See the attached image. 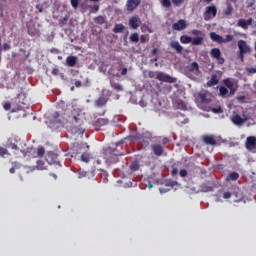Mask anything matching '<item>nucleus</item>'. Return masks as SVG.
I'll list each match as a JSON object with an SVG mask.
<instances>
[{
  "label": "nucleus",
  "instance_id": "f257e3e1",
  "mask_svg": "<svg viewBox=\"0 0 256 256\" xmlns=\"http://www.w3.org/2000/svg\"><path fill=\"white\" fill-rule=\"evenodd\" d=\"M66 121H69L72 125H79L71 128V133H73V135H83L85 133V128L81 126L83 124V120H81V110L73 109Z\"/></svg>",
  "mask_w": 256,
  "mask_h": 256
},
{
  "label": "nucleus",
  "instance_id": "f03ea898",
  "mask_svg": "<svg viewBox=\"0 0 256 256\" xmlns=\"http://www.w3.org/2000/svg\"><path fill=\"white\" fill-rule=\"evenodd\" d=\"M223 84L226 89H229V95H235V93H237V89H239V84L233 78L224 79Z\"/></svg>",
  "mask_w": 256,
  "mask_h": 256
},
{
  "label": "nucleus",
  "instance_id": "7ed1b4c3",
  "mask_svg": "<svg viewBox=\"0 0 256 256\" xmlns=\"http://www.w3.org/2000/svg\"><path fill=\"white\" fill-rule=\"evenodd\" d=\"M214 17H217V6H207L206 11L204 12V21H211Z\"/></svg>",
  "mask_w": 256,
  "mask_h": 256
},
{
  "label": "nucleus",
  "instance_id": "20e7f679",
  "mask_svg": "<svg viewBox=\"0 0 256 256\" xmlns=\"http://www.w3.org/2000/svg\"><path fill=\"white\" fill-rule=\"evenodd\" d=\"M46 161L48 165H54V167H61V162L59 161V156L53 152H49L46 155Z\"/></svg>",
  "mask_w": 256,
  "mask_h": 256
},
{
  "label": "nucleus",
  "instance_id": "39448f33",
  "mask_svg": "<svg viewBox=\"0 0 256 256\" xmlns=\"http://www.w3.org/2000/svg\"><path fill=\"white\" fill-rule=\"evenodd\" d=\"M210 55L213 59H216L218 65H223V63H225V58L221 56V50L219 48L211 49Z\"/></svg>",
  "mask_w": 256,
  "mask_h": 256
},
{
  "label": "nucleus",
  "instance_id": "423d86ee",
  "mask_svg": "<svg viewBox=\"0 0 256 256\" xmlns=\"http://www.w3.org/2000/svg\"><path fill=\"white\" fill-rule=\"evenodd\" d=\"M139 5H141V0H127L126 9L129 13H133Z\"/></svg>",
  "mask_w": 256,
  "mask_h": 256
},
{
  "label": "nucleus",
  "instance_id": "0eeeda50",
  "mask_svg": "<svg viewBox=\"0 0 256 256\" xmlns=\"http://www.w3.org/2000/svg\"><path fill=\"white\" fill-rule=\"evenodd\" d=\"M158 81H162L163 83H175V78L169 76V74H165L163 72H159L156 76Z\"/></svg>",
  "mask_w": 256,
  "mask_h": 256
},
{
  "label": "nucleus",
  "instance_id": "6e6552de",
  "mask_svg": "<svg viewBox=\"0 0 256 256\" xmlns=\"http://www.w3.org/2000/svg\"><path fill=\"white\" fill-rule=\"evenodd\" d=\"M187 27V20L180 19L176 23L172 24L173 31H185V28Z\"/></svg>",
  "mask_w": 256,
  "mask_h": 256
},
{
  "label": "nucleus",
  "instance_id": "1a4fd4ad",
  "mask_svg": "<svg viewBox=\"0 0 256 256\" xmlns=\"http://www.w3.org/2000/svg\"><path fill=\"white\" fill-rule=\"evenodd\" d=\"M249 25H253V18H249L247 20L240 18L237 22V27H241V29L244 30L249 29Z\"/></svg>",
  "mask_w": 256,
  "mask_h": 256
},
{
  "label": "nucleus",
  "instance_id": "9d476101",
  "mask_svg": "<svg viewBox=\"0 0 256 256\" xmlns=\"http://www.w3.org/2000/svg\"><path fill=\"white\" fill-rule=\"evenodd\" d=\"M129 26L132 29H139V27L141 26V18H139V16H132L129 19Z\"/></svg>",
  "mask_w": 256,
  "mask_h": 256
},
{
  "label": "nucleus",
  "instance_id": "9b49d317",
  "mask_svg": "<svg viewBox=\"0 0 256 256\" xmlns=\"http://www.w3.org/2000/svg\"><path fill=\"white\" fill-rule=\"evenodd\" d=\"M151 149L156 157H161L165 153V149L161 144H152Z\"/></svg>",
  "mask_w": 256,
  "mask_h": 256
},
{
  "label": "nucleus",
  "instance_id": "f8f14e48",
  "mask_svg": "<svg viewBox=\"0 0 256 256\" xmlns=\"http://www.w3.org/2000/svg\"><path fill=\"white\" fill-rule=\"evenodd\" d=\"M246 149L248 151H253V149H256V137L255 136H249L246 139Z\"/></svg>",
  "mask_w": 256,
  "mask_h": 256
},
{
  "label": "nucleus",
  "instance_id": "ddd939ff",
  "mask_svg": "<svg viewBox=\"0 0 256 256\" xmlns=\"http://www.w3.org/2000/svg\"><path fill=\"white\" fill-rule=\"evenodd\" d=\"M202 141L205 143V145H217V140H215V137L213 135H204L202 136Z\"/></svg>",
  "mask_w": 256,
  "mask_h": 256
},
{
  "label": "nucleus",
  "instance_id": "4468645a",
  "mask_svg": "<svg viewBox=\"0 0 256 256\" xmlns=\"http://www.w3.org/2000/svg\"><path fill=\"white\" fill-rule=\"evenodd\" d=\"M238 47L242 53H251V48L249 47V45H247V42H245L244 40L238 41Z\"/></svg>",
  "mask_w": 256,
  "mask_h": 256
},
{
  "label": "nucleus",
  "instance_id": "2eb2a0df",
  "mask_svg": "<svg viewBox=\"0 0 256 256\" xmlns=\"http://www.w3.org/2000/svg\"><path fill=\"white\" fill-rule=\"evenodd\" d=\"M6 147H8V149H12L13 151L19 150V146H17V139L9 138Z\"/></svg>",
  "mask_w": 256,
  "mask_h": 256
},
{
  "label": "nucleus",
  "instance_id": "dca6fc26",
  "mask_svg": "<svg viewBox=\"0 0 256 256\" xmlns=\"http://www.w3.org/2000/svg\"><path fill=\"white\" fill-rule=\"evenodd\" d=\"M231 121L234 125L241 126L247 119H243L239 114H236L231 118Z\"/></svg>",
  "mask_w": 256,
  "mask_h": 256
},
{
  "label": "nucleus",
  "instance_id": "f3484780",
  "mask_svg": "<svg viewBox=\"0 0 256 256\" xmlns=\"http://www.w3.org/2000/svg\"><path fill=\"white\" fill-rule=\"evenodd\" d=\"M109 124V119L107 118H98L94 121L95 127H105V125Z\"/></svg>",
  "mask_w": 256,
  "mask_h": 256
},
{
  "label": "nucleus",
  "instance_id": "a211bd4d",
  "mask_svg": "<svg viewBox=\"0 0 256 256\" xmlns=\"http://www.w3.org/2000/svg\"><path fill=\"white\" fill-rule=\"evenodd\" d=\"M170 47L171 49H174L178 53H183V46H181V44H179L178 41H171Z\"/></svg>",
  "mask_w": 256,
  "mask_h": 256
},
{
  "label": "nucleus",
  "instance_id": "6ab92c4d",
  "mask_svg": "<svg viewBox=\"0 0 256 256\" xmlns=\"http://www.w3.org/2000/svg\"><path fill=\"white\" fill-rule=\"evenodd\" d=\"M188 70L190 71V73H194L195 75H197L199 73V63L197 62H192L189 66H188Z\"/></svg>",
  "mask_w": 256,
  "mask_h": 256
},
{
  "label": "nucleus",
  "instance_id": "aec40b11",
  "mask_svg": "<svg viewBox=\"0 0 256 256\" xmlns=\"http://www.w3.org/2000/svg\"><path fill=\"white\" fill-rule=\"evenodd\" d=\"M176 117H177V123L179 125H185V124L189 123V119L185 118V115H183L181 113H177Z\"/></svg>",
  "mask_w": 256,
  "mask_h": 256
},
{
  "label": "nucleus",
  "instance_id": "412c9836",
  "mask_svg": "<svg viewBox=\"0 0 256 256\" xmlns=\"http://www.w3.org/2000/svg\"><path fill=\"white\" fill-rule=\"evenodd\" d=\"M66 63L68 67H75L77 65V58L76 56H68L66 58Z\"/></svg>",
  "mask_w": 256,
  "mask_h": 256
},
{
  "label": "nucleus",
  "instance_id": "4be33fe9",
  "mask_svg": "<svg viewBox=\"0 0 256 256\" xmlns=\"http://www.w3.org/2000/svg\"><path fill=\"white\" fill-rule=\"evenodd\" d=\"M210 38L216 43H223V37L215 32L210 33Z\"/></svg>",
  "mask_w": 256,
  "mask_h": 256
},
{
  "label": "nucleus",
  "instance_id": "5701e85b",
  "mask_svg": "<svg viewBox=\"0 0 256 256\" xmlns=\"http://www.w3.org/2000/svg\"><path fill=\"white\" fill-rule=\"evenodd\" d=\"M219 78L217 75H212L211 79L207 82L208 87H215V85H218Z\"/></svg>",
  "mask_w": 256,
  "mask_h": 256
},
{
  "label": "nucleus",
  "instance_id": "b1692460",
  "mask_svg": "<svg viewBox=\"0 0 256 256\" xmlns=\"http://www.w3.org/2000/svg\"><path fill=\"white\" fill-rule=\"evenodd\" d=\"M96 107H104L107 105V99L105 97H100L95 101Z\"/></svg>",
  "mask_w": 256,
  "mask_h": 256
},
{
  "label": "nucleus",
  "instance_id": "393cba45",
  "mask_svg": "<svg viewBox=\"0 0 256 256\" xmlns=\"http://www.w3.org/2000/svg\"><path fill=\"white\" fill-rule=\"evenodd\" d=\"M237 179H239V173L237 172H231L226 177V181H237Z\"/></svg>",
  "mask_w": 256,
  "mask_h": 256
},
{
  "label": "nucleus",
  "instance_id": "a878e982",
  "mask_svg": "<svg viewBox=\"0 0 256 256\" xmlns=\"http://www.w3.org/2000/svg\"><path fill=\"white\" fill-rule=\"evenodd\" d=\"M191 44L195 45V46L203 45V37L202 36H197L195 38H192Z\"/></svg>",
  "mask_w": 256,
  "mask_h": 256
},
{
  "label": "nucleus",
  "instance_id": "bb28decb",
  "mask_svg": "<svg viewBox=\"0 0 256 256\" xmlns=\"http://www.w3.org/2000/svg\"><path fill=\"white\" fill-rule=\"evenodd\" d=\"M232 14H233V5H231V3H228L227 8L223 12V15H226V17H229Z\"/></svg>",
  "mask_w": 256,
  "mask_h": 256
},
{
  "label": "nucleus",
  "instance_id": "cd10ccee",
  "mask_svg": "<svg viewBox=\"0 0 256 256\" xmlns=\"http://www.w3.org/2000/svg\"><path fill=\"white\" fill-rule=\"evenodd\" d=\"M191 41H192L191 36L182 35L180 37V43H183V45H187V44L191 43Z\"/></svg>",
  "mask_w": 256,
  "mask_h": 256
},
{
  "label": "nucleus",
  "instance_id": "c85d7f7f",
  "mask_svg": "<svg viewBox=\"0 0 256 256\" xmlns=\"http://www.w3.org/2000/svg\"><path fill=\"white\" fill-rule=\"evenodd\" d=\"M219 95L220 97H227V95H229V90L226 88V86H220Z\"/></svg>",
  "mask_w": 256,
  "mask_h": 256
},
{
  "label": "nucleus",
  "instance_id": "c756f323",
  "mask_svg": "<svg viewBox=\"0 0 256 256\" xmlns=\"http://www.w3.org/2000/svg\"><path fill=\"white\" fill-rule=\"evenodd\" d=\"M198 99L201 103H210L211 102V100L207 99V94H205V93L198 94Z\"/></svg>",
  "mask_w": 256,
  "mask_h": 256
},
{
  "label": "nucleus",
  "instance_id": "7c9ffc66",
  "mask_svg": "<svg viewBox=\"0 0 256 256\" xmlns=\"http://www.w3.org/2000/svg\"><path fill=\"white\" fill-rule=\"evenodd\" d=\"M36 168H37L39 171H43V170L47 169V165H45V161H43V160H38V161H37Z\"/></svg>",
  "mask_w": 256,
  "mask_h": 256
},
{
  "label": "nucleus",
  "instance_id": "2f4dec72",
  "mask_svg": "<svg viewBox=\"0 0 256 256\" xmlns=\"http://www.w3.org/2000/svg\"><path fill=\"white\" fill-rule=\"evenodd\" d=\"M110 85L115 91H123V86L121 84L113 82V80L110 81Z\"/></svg>",
  "mask_w": 256,
  "mask_h": 256
},
{
  "label": "nucleus",
  "instance_id": "473e14b6",
  "mask_svg": "<svg viewBox=\"0 0 256 256\" xmlns=\"http://www.w3.org/2000/svg\"><path fill=\"white\" fill-rule=\"evenodd\" d=\"M125 30V26L123 24H116L114 26V33H123V31Z\"/></svg>",
  "mask_w": 256,
  "mask_h": 256
},
{
  "label": "nucleus",
  "instance_id": "72a5a7b5",
  "mask_svg": "<svg viewBox=\"0 0 256 256\" xmlns=\"http://www.w3.org/2000/svg\"><path fill=\"white\" fill-rule=\"evenodd\" d=\"M130 41H131V43H139V34L138 33H132L130 35Z\"/></svg>",
  "mask_w": 256,
  "mask_h": 256
},
{
  "label": "nucleus",
  "instance_id": "f704fd0d",
  "mask_svg": "<svg viewBox=\"0 0 256 256\" xmlns=\"http://www.w3.org/2000/svg\"><path fill=\"white\" fill-rule=\"evenodd\" d=\"M81 161H83V163H89V161H91V155L87 153L82 154Z\"/></svg>",
  "mask_w": 256,
  "mask_h": 256
},
{
  "label": "nucleus",
  "instance_id": "c9c22d12",
  "mask_svg": "<svg viewBox=\"0 0 256 256\" xmlns=\"http://www.w3.org/2000/svg\"><path fill=\"white\" fill-rule=\"evenodd\" d=\"M94 22L98 25H103L105 23V18L103 16H97L94 18Z\"/></svg>",
  "mask_w": 256,
  "mask_h": 256
},
{
  "label": "nucleus",
  "instance_id": "e433bc0d",
  "mask_svg": "<svg viewBox=\"0 0 256 256\" xmlns=\"http://www.w3.org/2000/svg\"><path fill=\"white\" fill-rule=\"evenodd\" d=\"M141 31H142V33H153V30H151L150 28H149V25H147V24H143L142 26H141Z\"/></svg>",
  "mask_w": 256,
  "mask_h": 256
},
{
  "label": "nucleus",
  "instance_id": "4c0bfd02",
  "mask_svg": "<svg viewBox=\"0 0 256 256\" xmlns=\"http://www.w3.org/2000/svg\"><path fill=\"white\" fill-rule=\"evenodd\" d=\"M160 3L162 5V7H166L167 9H169V7H171V0H160Z\"/></svg>",
  "mask_w": 256,
  "mask_h": 256
},
{
  "label": "nucleus",
  "instance_id": "58836bf2",
  "mask_svg": "<svg viewBox=\"0 0 256 256\" xmlns=\"http://www.w3.org/2000/svg\"><path fill=\"white\" fill-rule=\"evenodd\" d=\"M68 21H69V17H67V16L62 18V19H60L59 20L60 27H65V25H67Z\"/></svg>",
  "mask_w": 256,
  "mask_h": 256
},
{
  "label": "nucleus",
  "instance_id": "ea45409f",
  "mask_svg": "<svg viewBox=\"0 0 256 256\" xmlns=\"http://www.w3.org/2000/svg\"><path fill=\"white\" fill-rule=\"evenodd\" d=\"M37 155H38V157H43L45 155V148L42 146L38 147Z\"/></svg>",
  "mask_w": 256,
  "mask_h": 256
},
{
  "label": "nucleus",
  "instance_id": "a19ab883",
  "mask_svg": "<svg viewBox=\"0 0 256 256\" xmlns=\"http://www.w3.org/2000/svg\"><path fill=\"white\" fill-rule=\"evenodd\" d=\"M130 169H131V171H139V163L138 162H133L130 165Z\"/></svg>",
  "mask_w": 256,
  "mask_h": 256
},
{
  "label": "nucleus",
  "instance_id": "79ce46f5",
  "mask_svg": "<svg viewBox=\"0 0 256 256\" xmlns=\"http://www.w3.org/2000/svg\"><path fill=\"white\" fill-rule=\"evenodd\" d=\"M140 43H149V35H141Z\"/></svg>",
  "mask_w": 256,
  "mask_h": 256
},
{
  "label": "nucleus",
  "instance_id": "37998d69",
  "mask_svg": "<svg viewBox=\"0 0 256 256\" xmlns=\"http://www.w3.org/2000/svg\"><path fill=\"white\" fill-rule=\"evenodd\" d=\"M172 3L175 5V7H181V5L185 3V0H172Z\"/></svg>",
  "mask_w": 256,
  "mask_h": 256
},
{
  "label": "nucleus",
  "instance_id": "c03bdc74",
  "mask_svg": "<svg viewBox=\"0 0 256 256\" xmlns=\"http://www.w3.org/2000/svg\"><path fill=\"white\" fill-rule=\"evenodd\" d=\"M210 111H212V113H223V108H221V106L217 107V108H210Z\"/></svg>",
  "mask_w": 256,
  "mask_h": 256
},
{
  "label": "nucleus",
  "instance_id": "a18cd8bd",
  "mask_svg": "<svg viewBox=\"0 0 256 256\" xmlns=\"http://www.w3.org/2000/svg\"><path fill=\"white\" fill-rule=\"evenodd\" d=\"M5 155H9V151L0 146V157H5Z\"/></svg>",
  "mask_w": 256,
  "mask_h": 256
},
{
  "label": "nucleus",
  "instance_id": "49530a36",
  "mask_svg": "<svg viewBox=\"0 0 256 256\" xmlns=\"http://www.w3.org/2000/svg\"><path fill=\"white\" fill-rule=\"evenodd\" d=\"M233 41V36L232 35H226V38H222V43H229Z\"/></svg>",
  "mask_w": 256,
  "mask_h": 256
},
{
  "label": "nucleus",
  "instance_id": "de8ad7c7",
  "mask_svg": "<svg viewBox=\"0 0 256 256\" xmlns=\"http://www.w3.org/2000/svg\"><path fill=\"white\" fill-rule=\"evenodd\" d=\"M81 0H71L70 1V3H71V5H72V7H73V9H77L78 7H79V2H80Z\"/></svg>",
  "mask_w": 256,
  "mask_h": 256
},
{
  "label": "nucleus",
  "instance_id": "09e8293b",
  "mask_svg": "<svg viewBox=\"0 0 256 256\" xmlns=\"http://www.w3.org/2000/svg\"><path fill=\"white\" fill-rule=\"evenodd\" d=\"M130 141H139L141 142V136L139 135H134L129 137Z\"/></svg>",
  "mask_w": 256,
  "mask_h": 256
},
{
  "label": "nucleus",
  "instance_id": "8fccbe9b",
  "mask_svg": "<svg viewBox=\"0 0 256 256\" xmlns=\"http://www.w3.org/2000/svg\"><path fill=\"white\" fill-rule=\"evenodd\" d=\"M176 103L178 109H185V103L183 101L179 100Z\"/></svg>",
  "mask_w": 256,
  "mask_h": 256
},
{
  "label": "nucleus",
  "instance_id": "3c124183",
  "mask_svg": "<svg viewBox=\"0 0 256 256\" xmlns=\"http://www.w3.org/2000/svg\"><path fill=\"white\" fill-rule=\"evenodd\" d=\"M192 35L199 37V35H203V32L201 30H192Z\"/></svg>",
  "mask_w": 256,
  "mask_h": 256
},
{
  "label": "nucleus",
  "instance_id": "603ef678",
  "mask_svg": "<svg viewBox=\"0 0 256 256\" xmlns=\"http://www.w3.org/2000/svg\"><path fill=\"white\" fill-rule=\"evenodd\" d=\"M99 11V5H94L91 7L90 13H97Z\"/></svg>",
  "mask_w": 256,
  "mask_h": 256
},
{
  "label": "nucleus",
  "instance_id": "864d4df0",
  "mask_svg": "<svg viewBox=\"0 0 256 256\" xmlns=\"http://www.w3.org/2000/svg\"><path fill=\"white\" fill-rule=\"evenodd\" d=\"M3 108L5 109V111H9L11 109V103L9 102L4 103Z\"/></svg>",
  "mask_w": 256,
  "mask_h": 256
},
{
  "label": "nucleus",
  "instance_id": "5fc2aeb1",
  "mask_svg": "<svg viewBox=\"0 0 256 256\" xmlns=\"http://www.w3.org/2000/svg\"><path fill=\"white\" fill-rule=\"evenodd\" d=\"M223 199H231V192H224Z\"/></svg>",
  "mask_w": 256,
  "mask_h": 256
},
{
  "label": "nucleus",
  "instance_id": "6e6d98bb",
  "mask_svg": "<svg viewBox=\"0 0 256 256\" xmlns=\"http://www.w3.org/2000/svg\"><path fill=\"white\" fill-rule=\"evenodd\" d=\"M239 59L243 62L245 59V52L240 51L238 54Z\"/></svg>",
  "mask_w": 256,
  "mask_h": 256
},
{
  "label": "nucleus",
  "instance_id": "4d7b16f0",
  "mask_svg": "<svg viewBox=\"0 0 256 256\" xmlns=\"http://www.w3.org/2000/svg\"><path fill=\"white\" fill-rule=\"evenodd\" d=\"M179 174H180V177H187V170L182 169L180 170Z\"/></svg>",
  "mask_w": 256,
  "mask_h": 256
},
{
  "label": "nucleus",
  "instance_id": "13d9d810",
  "mask_svg": "<svg viewBox=\"0 0 256 256\" xmlns=\"http://www.w3.org/2000/svg\"><path fill=\"white\" fill-rule=\"evenodd\" d=\"M9 49H11V45L8 44V43H4V44H3V50H4V51H9Z\"/></svg>",
  "mask_w": 256,
  "mask_h": 256
},
{
  "label": "nucleus",
  "instance_id": "bf43d9fd",
  "mask_svg": "<svg viewBox=\"0 0 256 256\" xmlns=\"http://www.w3.org/2000/svg\"><path fill=\"white\" fill-rule=\"evenodd\" d=\"M15 169H17V165L14 164L13 168L9 169V173H11L13 175V173H15Z\"/></svg>",
  "mask_w": 256,
  "mask_h": 256
},
{
  "label": "nucleus",
  "instance_id": "052dcab7",
  "mask_svg": "<svg viewBox=\"0 0 256 256\" xmlns=\"http://www.w3.org/2000/svg\"><path fill=\"white\" fill-rule=\"evenodd\" d=\"M167 143H169V138L165 137L162 139V144L163 145H167Z\"/></svg>",
  "mask_w": 256,
  "mask_h": 256
},
{
  "label": "nucleus",
  "instance_id": "680f3d73",
  "mask_svg": "<svg viewBox=\"0 0 256 256\" xmlns=\"http://www.w3.org/2000/svg\"><path fill=\"white\" fill-rule=\"evenodd\" d=\"M52 75H59V69L54 68V69L52 70Z\"/></svg>",
  "mask_w": 256,
  "mask_h": 256
},
{
  "label": "nucleus",
  "instance_id": "e2e57ef3",
  "mask_svg": "<svg viewBox=\"0 0 256 256\" xmlns=\"http://www.w3.org/2000/svg\"><path fill=\"white\" fill-rule=\"evenodd\" d=\"M177 173H179V169L173 168L172 169V175H177Z\"/></svg>",
  "mask_w": 256,
  "mask_h": 256
},
{
  "label": "nucleus",
  "instance_id": "0e129e2a",
  "mask_svg": "<svg viewBox=\"0 0 256 256\" xmlns=\"http://www.w3.org/2000/svg\"><path fill=\"white\" fill-rule=\"evenodd\" d=\"M75 87H81L82 83L81 81L77 80L75 83H74Z\"/></svg>",
  "mask_w": 256,
  "mask_h": 256
},
{
  "label": "nucleus",
  "instance_id": "69168bd1",
  "mask_svg": "<svg viewBox=\"0 0 256 256\" xmlns=\"http://www.w3.org/2000/svg\"><path fill=\"white\" fill-rule=\"evenodd\" d=\"M59 116H60L59 112H54L53 114L54 119H59Z\"/></svg>",
  "mask_w": 256,
  "mask_h": 256
},
{
  "label": "nucleus",
  "instance_id": "338daca9",
  "mask_svg": "<svg viewBox=\"0 0 256 256\" xmlns=\"http://www.w3.org/2000/svg\"><path fill=\"white\" fill-rule=\"evenodd\" d=\"M236 203H239V201H243V196L240 194V196L234 200Z\"/></svg>",
  "mask_w": 256,
  "mask_h": 256
},
{
  "label": "nucleus",
  "instance_id": "774afa93",
  "mask_svg": "<svg viewBox=\"0 0 256 256\" xmlns=\"http://www.w3.org/2000/svg\"><path fill=\"white\" fill-rule=\"evenodd\" d=\"M127 73V68H123L121 71V75H125Z\"/></svg>",
  "mask_w": 256,
  "mask_h": 256
}]
</instances>
